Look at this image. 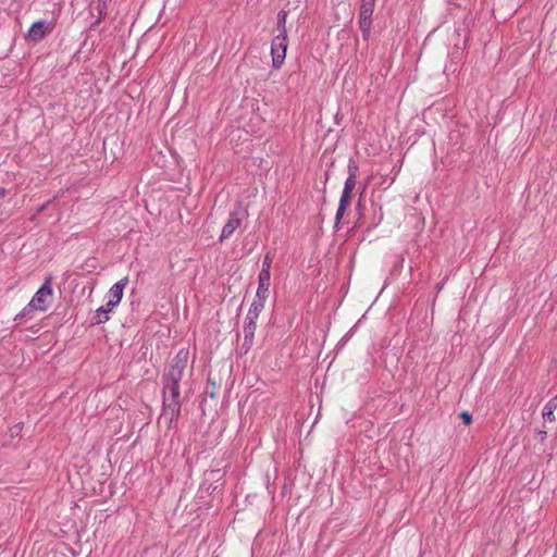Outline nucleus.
Returning <instances> with one entry per match:
<instances>
[{"label": "nucleus", "instance_id": "nucleus-20", "mask_svg": "<svg viewBox=\"0 0 557 557\" xmlns=\"http://www.w3.org/2000/svg\"><path fill=\"white\" fill-rule=\"evenodd\" d=\"M259 315H260L259 313L248 310L246 319H245V323L257 324V320H258Z\"/></svg>", "mask_w": 557, "mask_h": 557}, {"label": "nucleus", "instance_id": "nucleus-5", "mask_svg": "<svg viewBox=\"0 0 557 557\" xmlns=\"http://www.w3.org/2000/svg\"><path fill=\"white\" fill-rule=\"evenodd\" d=\"M52 296V278L48 276L42 285L35 293L33 298L30 299L32 306L35 307L37 311H46L48 308L47 299Z\"/></svg>", "mask_w": 557, "mask_h": 557}, {"label": "nucleus", "instance_id": "nucleus-10", "mask_svg": "<svg viewBox=\"0 0 557 557\" xmlns=\"http://www.w3.org/2000/svg\"><path fill=\"white\" fill-rule=\"evenodd\" d=\"M358 166L356 162L350 159L348 162V177L344 183L343 193L351 194L356 187Z\"/></svg>", "mask_w": 557, "mask_h": 557}, {"label": "nucleus", "instance_id": "nucleus-7", "mask_svg": "<svg viewBox=\"0 0 557 557\" xmlns=\"http://www.w3.org/2000/svg\"><path fill=\"white\" fill-rule=\"evenodd\" d=\"M53 29L51 23L40 20L34 22L26 33V40L30 42H39L42 40L48 34H50Z\"/></svg>", "mask_w": 557, "mask_h": 557}, {"label": "nucleus", "instance_id": "nucleus-12", "mask_svg": "<svg viewBox=\"0 0 557 557\" xmlns=\"http://www.w3.org/2000/svg\"><path fill=\"white\" fill-rule=\"evenodd\" d=\"M270 285H271V272L260 271L258 274V287H257L256 293H258L259 295L260 294L269 295Z\"/></svg>", "mask_w": 557, "mask_h": 557}, {"label": "nucleus", "instance_id": "nucleus-17", "mask_svg": "<svg viewBox=\"0 0 557 557\" xmlns=\"http://www.w3.org/2000/svg\"><path fill=\"white\" fill-rule=\"evenodd\" d=\"M112 310L113 309L108 308V302L104 306H101L100 308H98L96 310V314H95V323L100 324V323L107 322L109 320L108 313Z\"/></svg>", "mask_w": 557, "mask_h": 557}, {"label": "nucleus", "instance_id": "nucleus-2", "mask_svg": "<svg viewBox=\"0 0 557 557\" xmlns=\"http://www.w3.org/2000/svg\"><path fill=\"white\" fill-rule=\"evenodd\" d=\"M188 355L189 351L186 348H182L176 352L163 375V384H180L188 361Z\"/></svg>", "mask_w": 557, "mask_h": 557}, {"label": "nucleus", "instance_id": "nucleus-14", "mask_svg": "<svg viewBox=\"0 0 557 557\" xmlns=\"http://www.w3.org/2000/svg\"><path fill=\"white\" fill-rule=\"evenodd\" d=\"M269 297L267 294H258L256 293V296L250 305L249 310L252 312L261 313V311L264 309L265 300Z\"/></svg>", "mask_w": 557, "mask_h": 557}, {"label": "nucleus", "instance_id": "nucleus-25", "mask_svg": "<svg viewBox=\"0 0 557 557\" xmlns=\"http://www.w3.org/2000/svg\"><path fill=\"white\" fill-rule=\"evenodd\" d=\"M553 557H557V556H553Z\"/></svg>", "mask_w": 557, "mask_h": 557}, {"label": "nucleus", "instance_id": "nucleus-18", "mask_svg": "<svg viewBox=\"0 0 557 557\" xmlns=\"http://www.w3.org/2000/svg\"><path fill=\"white\" fill-rule=\"evenodd\" d=\"M35 307L32 306L30 302H28L23 309L21 312H18L14 320L15 321H21V320H29L33 318V312L35 311Z\"/></svg>", "mask_w": 557, "mask_h": 557}, {"label": "nucleus", "instance_id": "nucleus-16", "mask_svg": "<svg viewBox=\"0 0 557 557\" xmlns=\"http://www.w3.org/2000/svg\"><path fill=\"white\" fill-rule=\"evenodd\" d=\"M110 1L111 0H99L98 1V5H97L98 17L91 24V27L98 26L102 22V20L106 17V15H107V8H108V4H109Z\"/></svg>", "mask_w": 557, "mask_h": 557}, {"label": "nucleus", "instance_id": "nucleus-15", "mask_svg": "<svg viewBox=\"0 0 557 557\" xmlns=\"http://www.w3.org/2000/svg\"><path fill=\"white\" fill-rule=\"evenodd\" d=\"M287 11L281 10L277 13V23H276V29L278 32L277 35L281 36H287V28H286V22H287Z\"/></svg>", "mask_w": 557, "mask_h": 557}, {"label": "nucleus", "instance_id": "nucleus-4", "mask_svg": "<svg viewBox=\"0 0 557 557\" xmlns=\"http://www.w3.org/2000/svg\"><path fill=\"white\" fill-rule=\"evenodd\" d=\"M287 36L276 35L271 42L272 66L280 69L286 58Z\"/></svg>", "mask_w": 557, "mask_h": 557}, {"label": "nucleus", "instance_id": "nucleus-23", "mask_svg": "<svg viewBox=\"0 0 557 557\" xmlns=\"http://www.w3.org/2000/svg\"><path fill=\"white\" fill-rule=\"evenodd\" d=\"M3 195H4V190H3V189H1V190H0V198H1Z\"/></svg>", "mask_w": 557, "mask_h": 557}, {"label": "nucleus", "instance_id": "nucleus-6", "mask_svg": "<svg viewBox=\"0 0 557 557\" xmlns=\"http://www.w3.org/2000/svg\"><path fill=\"white\" fill-rule=\"evenodd\" d=\"M247 215V211L240 206L230 213L226 224L223 226L220 242L230 238L234 232L240 226L243 218Z\"/></svg>", "mask_w": 557, "mask_h": 557}, {"label": "nucleus", "instance_id": "nucleus-9", "mask_svg": "<svg viewBox=\"0 0 557 557\" xmlns=\"http://www.w3.org/2000/svg\"><path fill=\"white\" fill-rule=\"evenodd\" d=\"M256 330H257V324L244 323V327H243L244 342L240 347V350L243 354H247L250 350V348L252 347Z\"/></svg>", "mask_w": 557, "mask_h": 557}, {"label": "nucleus", "instance_id": "nucleus-8", "mask_svg": "<svg viewBox=\"0 0 557 557\" xmlns=\"http://www.w3.org/2000/svg\"><path fill=\"white\" fill-rule=\"evenodd\" d=\"M128 283L127 277H123L117 281L112 287L109 289V299H108V308H115L122 300L123 290Z\"/></svg>", "mask_w": 557, "mask_h": 557}, {"label": "nucleus", "instance_id": "nucleus-1", "mask_svg": "<svg viewBox=\"0 0 557 557\" xmlns=\"http://www.w3.org/2000/svg\"><path fill=\"white\" fill-rule=\"evenodd\" d=\"M180 384H163V406L161 418L168 421L169 428L177 421L181 413Z\"/></svg>", "mask_w": 557, "mask_h": 557}, {"label": "nucleus", "instance_id": "nucleus-13", "mask_svg": "<svg viewBox=\"0 0 557 557\" xmlns=\"http://www.w3.org/2000/svg\"><path fill=\"white\" fill-rule=\"evenodd\" d=\"M557 409V394L547 401V404L543 408V418L549 422L555 421V410Z\"/></svg>", "mask_w": 557, "mask_h": 557}, {"label": "nucleus", "instance_id": "nucleus-19", "mask_svg": "<svg viewBox=\"0 0 557 557\" xmlns=\"http://www.w3.org/2000/svg\"><path fill=\"white\" fill-rule=\"evenodd\" d=\"M273 257H274V255L271 251L265 253V256H264V258L262 260V267H261L260 271L271 272Z\"/></svg>", "mask_w": 557, "mask_h": 557}, {"label": "nucleus", "instance_id": "nucleus-21", "mask_svg": "<svg viewBox=\"0 0 557 557\" xmlns=\"http://www.w3.org/2000/svg\"><path fill=\"white\" fill-rule=\"evenodd\" d=\"M460 417L462 418V420L466 424H470V422L472 421L471 414L467 411H462Z\"/></svg>", "mask_w": 557, "mask_h": 557}, {"label": "nucleus", "instance_id": "nucleus-11", "mask_svg": "<svg viewBox=\"0 0 557 557\" xmlns=\"http://www.w3.org/2000/svg\"><path fill=\"white\" fill-rule=\"evenodd\" d=\"M350 197H351V194H347V193H343L342 191L339 203H338V208H337V211H336V214H335V226L336 227L341 223V221H342V219H343L347 208L350 205Z\"/></svg>", "mask_w": 557, "mask_h": 557}, {"label": "nucleus", "instance_id": "nucleus-22", "mask_svg": "<svg viewBox=\"0 0 557 557\" xmlns=\"http://www.w3.org/2000/svg\"><path fill=\"white\" fill-rule=\"evenodd\" d=\"M539 434L541 435V440H542V441H543V440H545V437H546V431H544V430H540V431H539Z\"/></svg>", "mask_w": 557, "mask_h": 557}, {"label": "nucleus", "instance_id": "nucleus-24", "mask_svg": "<svg viewBox=\"0 0 557 557\" xmlns=\"http://www.w3.org/2000/svg\"><path fill=\"white\" fill-rule=\"evenodd\" d=\"M554 556H557V544H556Z\"/></svg>", "mask_w": 557, "mask_h": 557}, {"label": "nucleus", "instance_id": "nucleus-3", "mask_svg": "<svg viewBox=\"0 0 557 557\" xmlns=\"http://www.w3.org/2000/svg\"><path fill=\"white\" fill-rule=\"evenodd\" d=\"M376 0H361L359 12V26L364 39L371 34L372 14Z\"/></svg>", "mask_w": 557, "mask_h": 557}]
</instances>
